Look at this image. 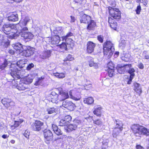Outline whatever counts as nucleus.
<instances>
[{"instance_id":"13d9d810","label":"nucleus","mask_w":149,"mask_h":149,"mask_svg":"<svg viewBox=\"0 0 149 149\" xmlns=\"http://www.w3.org/2000/svg\"><path fill=\"white\" fill-rule=\"evenodd\" d=\"M34 66V65L33 63H31L29 64L26 68V69L27 70H30L31 68H33Z\"/></svg>"},{"instance_id":"aec40b11","label":"nucleus","mask_w":149,"mask_h":149,"mask_svg":"<svg viewBox=\"0 0 149 149\" xmlns=\"http://www.w3.org/2000/svg\"><path fill=\"white\" fill-rule=\"evenodd\" d=\"M26 61L24 60H20L18 61L16 64H13L14 65H15V67L21 69L25 66V64L26 63Z\"/></svg>"},{"instance_id":"c03bdc74","label":"nucleus","mask_w":149,"mask_h":149,"mask_svg":"<svg viewBox=\"0 0 149 149\" xmlns=\"http://www.w3.org/2000/svg\"><path fill=\"white\" fill-rule=\"evenodd\" d=\"M107 70L109 76L110 77H112L114 74V69H108Z\"/></svg>"},{"instance_id":"39448f33","label":"nucleus","mask_w":149,"mask_h":149,"mask_svg":"<svg viewBox=\"0 0 149 149\" xmlns=\"http://www.w3.org/2000/svg\"><path fill=\"white\" fill-rule=\"evenodd\" d=\"M14 65L11 63L10 69V74L15 79H19L21 77V72L20 70L15 67Z\"/></svg>"},{"instance_id":"49530a36","label":"nucleus","mask_w":149,"mask_h":149,"mask_svg":"<svg viewBox=\"0 0 149 149\" xmlns=\"http://www.w3.org/2000/svg\"><path fill=\"white\" fill-rule=\"evenodd\" d=\"M108 140H106V141H103L102 142L103 145L102 146V148L105 149L108 147Z\"/></svg>"},{"instance_id":"4be33fe9","label":"nucleus","mask_w":149,"mask_h":149,"mask_svg":"<svg viewBox=\"0 0 149 149\" xmlns=\"http://www.w3.org/2000/svg\"><path fill=\"white\" fill-rule=\"evenodd\" d=\"M16 88L19 91H24L28 88V86L21 81V83L17 86Z\"/></svg>"},{"instance_id":"f3484780","label":"nucleus","mask_w":149,"mask_h":149,"mask_svg":"<svg viewBox=\"0 0 149 149\" xmlns=\"http://www.w3.org/2000/svg\"><path fill=\"white\" fill-rule=\"evenodd\" d=\"M95 44L93 42L89 41L87 44V51L88 53H91L93 52Z\"/></svg>"},{"instance_id":"7c9ffc66","label":"nucleus","mask_w":149,"mask_h":149,"mask_svg":"<svg viewBox=\"0 0 149 149\" xmlns=\"http://www.w3.org/2000/svg\"><path fill=\"white\" fill-rule=\"evenodd\" d=\"M53 75L57 78L60 79H63L65 77L66 73L65 72L60 73L56 72L53 73Z\"/></svg>"},{"instance_id":"864d4df0","label":"nucleus","mask_w":149,"mask_h":149,"mask_svg":"<svg viewBox=\"0 0 149 149\" xmlns=\"http://www.w3.org/2000/svg\"><path fill=\"white\" fill-rule=\"evenodd\" d=\"M97 38L99 41L100 42H103V40L104 39V37L102 36L99 35L97 36Z\"/></svg>"},{"instance_id":"6e6552de","label":"nucleus","mask_w":149,"mask_h":149,"mask_svg":"<svg viewBox=\"0 0 149 149\" xmlns=\"http://www.w3.org/2000/svg\"><path fill=\"white\" fill-rule=\"evenodd\" d=\"M116 124L113 133V137L116 136L118 133L121 132L123 129V124L121 121L116 120Z\"/></svg>"},{"instance_id":"e433bc0d","label":"nucleus","mask_w":149,"mask_h":149,"mask_svg":"<svg viewBox=\"0 0 149 149\" xmlns=\"http://www.w3.org/2000/svg\"><path fill=\"white\" fill-rule=\"evenodd\" d=\"M9 64L8 61L6 60H5L4 62L0 65V69L1 70H3L7 65Z\"/></svg>"},{"instance_id":"dca6fc26","label":"nucleus","mask_w":149,"mask_h":149,"mask_svg":"<svg viewBox=\"0 0 149 149\" xmlns=\"http://www.w3.org/2000/svg\"><path fill=\"white\" fill-rule=\"evenodd\" d=\"M18 15L15 13H12L9 14L8 17V20L10 22H15L18 20Z\"/></svg>"},{"instance_id":"2eb2a0df","label":"nucleus","mask_w":149,"mask_h":149,"mask_svg":"<svg viewBox=\"0 0 149 149\" xmlns=\"http://www.w3.org/2000/svg\"><path fill=\"white\" fill-rule=\"evenodd\" d=\"M12 46L14 49L16 50L18 53L22 54L24 47H23V45L21 43H17L12 44Z\"/></svg>"},{"instance_id":"f257e3e1","label":"nucleus","mask_w":149,"mask_h":149,"mask_svg":"<svg viewBox=\"0 0 149 149\" xmlns=\"http://www.w3.org/2000/svg\"><path fill=\"white\" fill-rule=\"evenodd\" d=\"M30 20V19L29 17H26L19 21V23L16 26V28L18 29L17 33V37L21 33V36L25 39L30 40L32 39L33 35L31 32L27 31L28 29L26 25Z\"/></svg>"},{"instance_id":"69168bd1","label":"nucleus","mask_w":149,"mask_h":149,"mask_svg":"<svg viewBox=\"0 0 149 149\" xmlns=\"http://www.w3.org/2000/svg\"><path fill=\"white\" fill-rule=\"evenodd\" d=\"M136 149H144V148L140 145H137L136 146Z\"/></svg>"},{"instance_id":"20e7f679","label":"nucleus","mask_w":149,"mask_h":149,"mask_svg":"<svg viewBox=\"0 0 149 149\" xmlns=\"http://www.w3.org/2000/svg\"><path fill=\"white\" fill-rule=\"evenodd\" d=\"M103 52L104 56L108 55L107 58H109L113 55L114 47L111 42L107 41L103 44Z\"/></svg>"},{"instance_id":"680f3d73","label":"nucleus","mask_w":149,"mask_h":149,"mask_svg":"<svg viewBox=\"0 0 149 149\" xmlns=\"http://www.w3.org/2000/svg\"><path fill=\"white\" fill-rule=\"evenodd\" d=\"M139 68L140 69H142L144 68V66L143 64L142 63H140L138 65Z\"/></svg>"},{"instance_id":"f03ea898","label":"nucleus","mask_w":149,"mask_h":149,"mask_svg":"<svg viewBox=\"0 0 149 149\" xmlns=\"http://www.w3.org/2000/svg\"><path fill=\"white\" fill-rule=\"evenodd\" d=\"M18 24L15 25L9 24H6L3 25L1 30L6 34H10V38L16 39L17 37V32L18 29L16 28V26Z\"/></svg>"},{"instance_id":"b1692460","label":"nucleus","mask_w":149,"mask_h":149,"mask_svg":"<svg viewBox=\"0 0 149 149\" xmlns=\"http://www.w3.org/2000/svg\"><path fill=\"white\" fill-rule=\"evenodd\" d=\"M88 25L87 27V29L88 30H93L96 26V23L94 21L91 20L88 23Z\"/></svg>"},{"instance_id":"f8f14e48","label":"nucleus","mask_w":149,"mask_h":149,"mask_svg":"<svg viewBox=\"0 0 149 149\" xmlns=\"http://www.w3.org/2000/svg\"><path fill=\"white\" fill-rule=\"evenodd\" d=\"M1 102L3 105L7 108L12 107L15 105L14 102L11 99L8 98L3 99L1 100Z\"/></svg>"},{"instance_id":"09e8293b","label":"nucleus","mask_w":149,"mask_h":149,"mask_svg":"<svg viewBox=\"0 0 149 149\" xmlns=\"http://www.w3.org/2000/svg\"><path fill=\"white\" fill-rule=\"evenodd\" d=\"M107 67L108 69H114V64L112 62H109L108 63Z\"/></svg>"},{"instance_id":"cd10ccee","label":"nucleus","mask_w":149,"mask_h":149,"mask_svg":"<svg viewBox=\"0 0 149 149\" xmlns=\"http://www.w3.org/2000/svg\"><path fill=\"white\" fill-rule=\"evenodd\" d=\"M94 101V100L93 97H89L84 98V102L88 104H91L93 103Z\"/></svg>"},{"instance_id":"1a4fd4ad","label":"nucleus","mask_w":149,"mask_h":149,"mask_svg":"<svg viewBox=\"0 0 149 149\" xmlns=\"http://www.w3.org/2000/svg\"><path fill=\"white\" fill-rule=\"evenodd\" d=\"M72 35L73 34L72 33L69 32L65 36L62 37V40L63 41L65 40V43L69 48L72 47V46L73 45L72 40L70 38Z\"/></svg>"},{"instance_id":"0eeeda50","label":"nucleus","mask_w":149,"mask_h":149,"mask_svg":"<svg viewBox=\"0 0 149 149\" xmlns=\"http://www.w3.org/2000/svg\"><path fill=\"white\" fill-rule=\"evenodd\" d=\"M108 9L109 14L112 17V19H119L120 18V12L118 9L111 7H109Z\"/></svg>"},{"instance_id":"72a5a7b5","label":"nucleus","mask_w":149,"mask_h":149,"mask_svg":"<svg viewBox=\"0 0 149 149\" xmlns=\"http://www.w3.org/2000/svg\"><path fill=\"white\" fill-rule=\"evenodd\" d=\"M92 120L93 121V123L94 124L98 126H101L102 125V122L101 119H93Z\"/></svg>"},{"instance_id":"5701e85b","label":"nucleus","mask_w":149,"mask_h":149,"mask_svg":"<svg viewBox=\"0 0 149 149\" xmlns=\"http://www.w3.org/2000/svg\"><path fill=\"white\" fill-rule=\"evenodd\" d=\"M134 90L139 95L142 92V90L140 84L136 82L134 83Z\"/></svg>"},{"instance_id":"5fc2aeb1","label":"nucleus","mask_w":149,"mask_h":149,"mask_svg":"<svg viewBox=\"0 0 149 149\" xmlns=\"http://www.w3.org/2000/svg\"><path fill=\"white\" fill-rule=\"evenodd\" d=\"M84 88L85 89L87 90L91 89L92 88V84H90L88 85H86L84 86Z\"/></svg>"},{"instance_id":"412c9836","label":"nucleus","mask_w":149,"mask_h":149,"mask_svg":"<svg viewBox=\"0 0 149 149\" xmlns=\"http://www.w3.org/2000/svg\"><path fill=\"white\" fill-rule=\"evenodd\" d=\"M91 19V17L90 16L84 14L81 17L80 21L81 23H88Z\"/></svg>"},{"instance_id":"0e129e2a","label":"nucleus","mask_w":149,"mask_h":149,"mask_svg":"<svg viewBox=\"0 0 149 149\" xmlns=\"http://www.w3.org/2000/svg\"><path fill=\"white\" fill-rule=\"evenodd\" d=\"M71 22H74L76 20L75 18L73 16H71Z\"/></svg>"},{"instance_id":"052dcab7","label":"nucleus","mask_w":149,"mask_h":149,"mask_svg":"<svg viewBox=\"0 0 149 149\" xmlns=\"http://www.w3.org/2000/svg\"><path fill=\"white\" fill-rule=\"evenodd\" d=\"M141 10V7L140 6H138L136 8V12L137 14H139L140 13Z\"/></svg>"},{"instance_id":"ddd939ff","label":"nucleus","mask_w":149,"mask_h":149,"mask_svg":"<svg viewBox=\"0 0 149 149\" xmlns=\"http://www.w3.org/2000/svg\"><path fill=\"white\" fill-rule=\"evenodd\" d=\"M62 106L68 110L72 111L74 109L75 105L72 102L66 100L63 102Z\"/></svg>"},{"instance_id":"bb28decb","label":"nucleus","mask_w":149,"mask_h":149,"mask_svg":"<svg viewBox=\"0 0 149 149\" xmlns=\"http://www.w3.org/2000/svg\"><path fill=\"white\" fill-rule=\"evenodd\" d=\"M108 22L110 24V27L114 30L116 29L117 24L114 22V20L111 17H109Z\"/></svg>"},{"instance_id":"f704fd0d","label":"nucleus","mask_w":149,"mask_h":149,"mask_svg":"<svg viewBox=\"0 0 149 149\" xmlns=\"http://www.w3.org/2000/svg\"><path fill=\"white\" fill-rule=\"evenodd\" d=\"M58 95H56L55 96H53L52 95H50L51 98V102L53 103H57L58 102Z\"/></svg>"},{"instance_id":"338daca9","label":"nucleus","mask_w":149,"mask_h":149,"mask_svg":"<svg viewBox=\"0 0 149 149\" xmlns=\"http://www.w3.org/2000/svg\"><path fill=\"white\" fill-rule=\"evenodd\" d=\"M8 52L10 54H13L15 53V51L14 50L12 49H9L8 50Z\"/></svg>"},{"instance_id":"e2e57ef3","label":"nucleus","mask_w":149,"mask_h":149,"mask_svg":"<svg viewBox=\"0 0 149 149\" xmlns=\"http://www.w3.org/2000/svg\"><path fill=\"white\" fill-rule=\"evenodd\" d=\"M133 77H133V76H130L129 79L127 82V84H130L131 83V82L132 81V80L133 79Z\"/></svg>"},{"instance_id":"a878e982","label":"nucleus","mask_w":149,"mask_h":149,"mask_svg":"<svg viewBox=\"0 0 149 149\" xmlns=\"http://www.w3.org/2000/svg\"><path fill=\"white\" fill-rule=\"evenodd\" d=\"M74 92V90H71L70 91L69 94L70 98L75 101L79 100L80 98V95H79L75 97L74 95H73Z\"/></svg>"},{"instance_id":"c85d7f7f","label":"nucleus","mask_w":149,"mask_h":149,"mask_svg":"<svg viewBox=\"0 0 149 149\" xmlns=\"http://www.w3.org/2000/svg\"><path fill=\"white\" fill-rule=\"evenodd\" d=\"M51 51L50 50L45 51L42 53V57L43 58H48L51 56Z\"/></svg>"},{"instance_id":"a18cd8bd","label":"nucleus","mask_w":149,"mask_h":149,"mask_svg":"<svg viewBox=\"0 0 149 149\" xmlns=\"http://www.w3.org/2000/svg\"><path fill=\"white\" fill-rule=\"evenodd\" d=\"M44 78V77L43 76L38 78V80L36 81L35 84L36 85L40 84Z\"/></svg>"},{"instance_id":"4468645a","label":"nucleus","mask_w":149,"mask_h":149,"mask_svg":"<svg viewBox=\"0 0 149 149\" xmlns=\"http://www.w3.org/2000/svg\"><path fill=\"white\" fill-rule=\"evenodd\" d=\"M34 49L30 47H28L26 49L23 50L22 55L25 56H29L34 53Z\"/></svg>"},{"instance_id":"7ed1b4c3","label":"nucleus","mask_w":149,"mask_h":149,"mask_svg":"<svg viewBox=\"0 0 149 149\" xmlns=\"http://www.w3.org/2000/svg\"><path fill=\"white\" fill-rule=\"evenodd\" d=\"M131 129L134 135L136 136H140L141 135H149V130L138 124H134L132 125Z\"/></svg>"},{"instance_id":"c756f323","label":"nucleus","mask_w":149,"mask_h":149,"mask_svg":"<svg viewBox=\"0 0 149 149\" xmlns=\"http://www.w3.org/2000/svg\"><path fill=\"white\" fill-rule=\"evenodd\" d=\"M60 95L61 96L60 101H63L68 99L69 97L68 93L63 91L60 92Z\"/></svg>"},{"instance_id":"423d86ee","label":"nucleus","mask_w":149,"mask_h":149,"mask_svg":"<svg viewBox=\"0 0 149 149\" xmlns=\"http://www.w3.org/2000/svg\"><path fill=\"white\" fill-rule=\"evenodd\" d=\"M81 121L79 120H75L74 123L70 124L68 125L64 126V129L66 132H69L75 130L78 127V125L81 124Z\"/></svg>"},{"instance_id":"4d7b16f0","label":"nucleus","mask_w":149,"mask_h":149,"mask_svg":"<svg viewBox=\"0 0 149 149\" xmlns=\"http://www.w3.org/2000/svg\"><path fill=\"white\" fill-rule=\"evenodd\" d=\"M143 55L144 57L146 59H149V56L147 54V52L146 51H144L143 53Z\"/></svg>"},{"instance_id":"6ab92c4d","label":"nucleus","mask_w":149,"mask_h":149,"mask_svg":"<svg viewBox=\"0 0 149 149\" xmlns=\"http://www.w3.org/2000/svg\"><path fill=\"white\" fill-rule=\"evenodd\" d=\"M60 40L59 37L58 35L53 36L52 38L51 43L53 45H58Z\"/></svg>"},{"instance_id":"6e6d98bb","label":"nucleus","mask_w":149,"mask_h":149,"mask_svg":"<svg viewBox=\"0 0 149 149\" xmlns=\"http://www.w3.org/2000/svg\"><path fill=\"white\" fill-rule=\"evenodd\" d=\"M55 133L58 135H62V132L60 129L58 128L56 131L54 132Z\"/></svg>"},{"instance_id":"ea45409f","label":"nucleus","mask_w":149,"mask_h":149,"mask_svg":"<svg viewBox=\"0 0 149 149\" xmlns=\"http://www.w3.org/2000/svg\"><path fill=\"white\" fill-rule=\"evenodd\" d=\"M68 124L66 122L65 120L64 119L61 120L59 123V125L60 126H66V125Z\"/></svg>"},{"instance_id":"4c0bfd02","label":"nucleus","mask_w":149,"mask_h":149,"mask_svg":"<svg viewBox=\"0 0 149 149\" xmlns=\"http://www.w3.org/2000/svg\"><path fill=\"white\" fill-rule=\"evenodd\" d=\"M65 42H63L61 44L57 46H59L62 49L65 50H67L68 48H69Z\"/></svg>"},{"instance_id":"774afa93","label":"nucleus","mask_w":149,"mask_h":149,"mask_svg":"<svg viewBox=\"0 0 149 149\" xmlns=\"http://www.w3.org/2000/svg\"><path fill=\"white\" fill-rule=\"evenodd\" d=\"M9 134H3V135L2 136V138H3V139H6L7 138H8V137H9Z\"/></svg>"},{"instance_id":"9d476101","label":"nucleus","mask_w":149,"mask_h":149,"mask_svg":"<svg viewBox=\"0 0 149 149\" xmlns=\"http://www.w3.org/2000/svg\"><path fill=\"white\" fill-rule=\"evenodd\" d=\"M44 135L46 143L48 144L53 139V134L51 131L45 130L44 131Z\"/></svg>"},{"instance_id":"8fccbe9b","label":"nucleus","mask_w":149,"mask_h":149,"mask_svg":"<svg viewBox=\"0 0 149 149\" xmlns=\"http://www.w3.org/2000/svg\"><path fill=\"white\" fill-rule=\"evenodd\" d=\"M74 58L71 55H68L65 59L66 61H71L74 60Z\"/></svg>"},{"instance_id":"9b49d317","label":"nucleus","mask_w":149,"mask_h":149,"mask_svg":"<svg viewBox=\"0 0 149 149\" xmlns=\"http://www.w3.org/2000/svg\"><path fill=\"white\" fill-rule=\"evenodd\" d=\"M43 123L39 120H36L32 125V129L34 131H38L41 129Z\"/></svg>"},{"instance_id":"3c124183","label":"nucleus","mask_w":149,"mask_h":149,"mask_svg":"<svg viewBox=\"0 0 149 149\" xmlns=\"http://www.w3.org/2000/svg\"><path fill=\"white\" fill-rule=\"evenodd\" d=\"M64 120L68 123L69 121H70L71 120V117L69 115H68L65 117L64 118Z\"/></svg>"},{"instance_id":"603ef678","label":"nucleus","mask_w":149,"mask_h":149,"mask_svg":"<svg viewBox=\"0 0 149 149\" xmlns=\"http://www.w3.org/2000/svg\"><path fill=\"white\" fill-rule=\"evenodd\" d=\"M30 133L29 130H26L24 134V135L27 139H29Z\"/></svg>"},{"instance_id":"a19ab883","label":"nucleus","mask_w":149,"mask_h":149,"mask_svg":"<svg viewBox=\"0 0 149 149\" xmlns=\"http://www.w3.org/2000/svg\"><path fill=\"white\" fill-rule=\"evenodd\" d=\"M118 72L120 74H123L125 71L123 66H121L118 68L117 69Z\"/></svg>"},{"instance_id":"c9c22d12","label":"nucleus","mask_w":149,"mask_h":149,"mask_svg":"<svg viewBox=\"0 0 149 149\" xmlns=\"http://www.w3.org/2000/svg\"><path fill=\"white\" fill-rule=\"evenodd\" d=\"M7 130L6 126L3 123H0V130L5 132Z\"/></svg>"},{"instance_id":"58836bf2","label":"nucleus","mask_w":149,"mask_h":149,"mask_svg":"<svg viewBox=\"0 0 149 149\" xmlns=\"http://www.w3.org/2000/svg\"><path fill=\"white\" fill-rule=\"evenodd\" d=\"M47 111L48 114H51L56 112V110L54 107H50L47 109Z\"/></svg>"},{"instance_id":"a211bd4d","label":"nucleus","mask_w":149,"mask_h":149,"mask_svg":"<svg viewBox=\"0 0 149 149\" xmlns=\"http://www.w3.org/2000/svg\"><path fill=\"white\" fill-rule=\"evenodd\" d=\"M94 114L97 116H100L102 113V108L100 106H95L94 108Z\"/></svg>"},{"instance_id":"bf43d9fd","label":"nucleus","mask_w":149,"mask_h":149,"mask_svg":"<svg viewBox=\"0 0 149 149\" xmlns=\"http://www.w3.org/2000/svg\"><path fill=\"white\" fill-rule=\"evenodd\" d=\"M52 127L53 130L54 131V132L57 130H58V129L57 126L54 124H52Z\"/></svg>"},{"instance_id":"2f4dec72","label":"nucleus","mask_w":149,"mask_h":149,"mask_svg":"<svg viewBox=\"0 0 149 149\" xmlns=\"http://www.w3.org/2000/svg\"><path fill=\"white\" fill-rule=\"evenodd\" d=\"M21 81L25 83L26 85L31 83L32 82L33 80L31 78L29 77H26L22 79Z\"/></svg>"},{"instance_id":"473e14b6","label":"nucleus","mask_w":149,"mask_h":149,"mask_svg":"<svg viewBox=\"0 0 149 149\" xmlns=\"http://www.w3.org/2000/svg\"><path fill=\"white\" fill-rule=\"evenodd\" d=\"M89 64L90 66H93L95 68L97 69L98 68V64L97 63H94L92 59L89 61Z\"/></svg>"},{"instance_id":"79ce46f5","label":"nucleus","mask_w":149,"mask_h":149,"mask_svg":"<svg viewBox=\"0 0 149 149\" xmlns=\"http://www.w3.org/2000/svg\"><path fill=\"white\" fill-rule=\"evenodd\" d=\"M125 72H128L130 68L132 67V65L131 64H126L124 65L123 66Z\"/></svg>"},{"instance_id":"37998d69","label":"nucleus","mask_w":149,"mask_h":149,"mask_svg":"<svg viewBox=\"0 0 149 149\" xmlns=\"http://www.w3.org/2000/svg\"><path fill=\"white\" fill-rule=\"evenodd\" d=\"M23 120L22 119H20L19 121H15L14 124V125L15 126V127H18L20 124L23 122Z\"/></svg>"},{"instance_id":"de8ad7c7","label":"nucleus","mask_w":149,"mask_h":149,"mask_svg":"<svg viewBox=\"0 0 149 149\" xmlns=\"http://www.w3.org/2000/svg\"><path fill=\"white\" fill-rule=\"evenodd\" d=\"M135 70L133 68H130V69L128 71V73L130 74V76H133L134 77L135 76V74L134 72H135Z\"/></svg>"},{"instance_id":"393cba45","label":"nucleus","mask_w":149,"mask_h":149,"mask_svg":"<svg viewBox=\"0 0 149 149\" xmlns=\"http://www.w3.org/2000/svg\"><path fill=\"white\" fill-rule=\"evenodd\" d=\"M7 40L8 39L6 36L0 34V42L1 45H7L8 44V42H7Z\"/></svg>"}]
</instances>
